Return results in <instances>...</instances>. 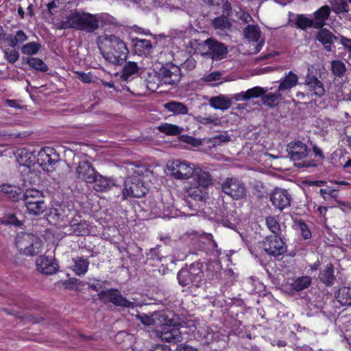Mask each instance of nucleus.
Wrapping results in <instances>:
<instances>
[{"mask_svg": "<svg viewBox=\"0 0 351 351\" xmlns=\"http://www.w3.org/2000/svg\"><path fill=\"white\" fill-rule=\"evenodd\" d=\"M305 82L308 87V93L311 96L321 97L325 94L324 85L317 77L307 75Z\"/></svg>", "mask_w": 351, "mask_h": 351, "instance_id": "cd10ccee", "label": "nucleus"}, {"mask_svg": "<svg viewBox=\"0 0 351 351\" xmlns=\"http://www.w3.org/2000/svg\"><path fill=\"white\" fill-rule=\"evenodd\" d=\"M191 177L193 178L192 184L199 186L202 189L208 190V186L213 184L210 173L201 168H195V171Z\"/></svg>", "mask_w": 351, "mask_h": 351, "instance_id": "393cba45", "label": "nucleus"}, {"mask_svg": "<svg viewBox=\"0 0 351 351\" xmlns=\"http://www.w3.org/2000/svg\"><path fill=\"white\" fill-rule=\"evenodd\" d=\"M74 265L73 270L77 276L84 275L88 269L89 261L83 257L76 258L73 259Z\"/></svg>", "mask_w": 351, "mask_h": 351, "instance_id": "4c0bfd02", "label": "nucleus"}, {"mask_svg": "<svg viewBox=\"0 0 351 351\" xmlns=\"http://www.w3.org/2000/svg\"><path fill=\"white\" fill-rule=\"evenodd\" d=\"M27 39V36L22 30L17 31L14 36V40H16L18 44L25 42Z\"/></svg>", "mask_w": 351, "mask_h": 351, "instance_id": "0e129e2a", "label": "nucleus"}, {"mask_svg": "<svg viewBox=\"0 0 351 351\" xmlns=\"http://www.w3.org/2000/svg\"><path fill=\"white\" fill-rule=\"evenodd\" d=\"M280 236L271 235L265 238L263 246L269 255L278 257L286 252L287 246Z\"/></svg>", "mask_w": 351, "mask_h": 351, "instance_id": "2eb2a0df", "label": "nucleus"}, {"mask_svg": "<svg viewBox=\"0 0 351 351\" xmlns=\"http://www.w3.org/2000/svg\"><path fill=\"white\" fill-rule=\"evenodd\" d=\"M66 233L76 236H86L90 234V226L86 220L73 218L69 225L64 228Z\"/></svg>", "mask_w": 351, "mask_h": 351, "instance_id": "412c9836", "label": "nucleus"}, {"mask_svg": "<svg viewBox=\"0 0 351 351\" xmlns=\"http://www.w3.org/2000/svg\"><path fill=\"white\" fill-rule=\"evenodd\" d=\"M210 106L215 109L227 110L232 106L230 99L223 95H219L217 97H212L209 99Z\"/></svg>", "mask_w": 351, "mask_h": 351, "instance_id": "72a5a7b5", "label": "nucleus"}, {"mask_svg": "<svg viewBox=\"0 0 351 351\" xmlns=\"http://www.w3.org/2000/svg\"><path fill=\"white\" fill-rule=\"evenodd\" d=\"M318 279L326 287H332L336 280L335 267L332 263H327L319 271Z\"/></svg>", "mask_w": 351, "mask_h": 351, "instance_id": "bb28decb", "label": "nucleus"}, {"mask_svg": "<svg viewBox=\"0 0 351 351\" xmlns=\"http://www.w3.org/2000/svg\"><path fill=\"white\" fill-rule=\"evenodd\" d=\"M125 64L121 73V79L123 81L129 82L134 78V75H138L139 66L138 64L133 61L124 62Z\"/></svg>", "mask_w": 351, "mask_h": 351, "instance_id": "c756f323", "label": "nucleus"}, {"mask_svg": "<svg viewBox=\"0 0 351 351\" xmlns=\"http://www.w3.org/2000/svg\"><path fill=\"white\" fill-rule=\"evenodd\" d=\"M48 217L53 219L55 223H57L59 221L63 220L64 215L62 212V210L61 209V207L59 206V208H51L48 214Z\"/></svg>", "mask_w": 351, "mask_h": 351, "instance_id": "603ef678", "label": "nucleus"}, {"mask_svg": "<svg viewBox=\"0 0 351 351\" xmlns=\"http://www.w3.org/2000/svg\"><path fill=\"white\" fill-rule=\"evenodd\" d=\"M224 285L231 286L237 280V274H236L232 269H228L223 272Z\"/></svg>", "mask_w": 351, "mask_h": 351, "instance_id": "3c124183", "label": "nucleus"}, {"mask_svg": "<svg viewBox=\"0 0 351 351\" xmlns=\"http://www.w3.org/2000/svg\"><path fill=\"white\" fill-rule=\"evenodd\" d=\"M77 176L79 179L86 183H93L97 171L91 162L88 161L80 162L76 169Z\"/></svg>", "mask_w": 351, "mask_h": 351, "instance_id": "4be33fe9", "label": "nucleus"}, {"mask_svg": "<svg viewBox=\"0 0 351 351\" xmlns=\"http://www.w3.org/2000/svg\"><path fill=\"white\" fill-rule=\"evenodd\" d=\"M16 160L21 166L31 167L34 164L35 156L26 148H22L16 152Z\"/></svg>", "mask_w": 351, "mask_h": 351, "instance_id": "7c9ffc66", "label": "nucleus"}, {"mask_svg": "<svg viewBox=\"0 0 351 351\" xmlns=\"http://www.w3.org/2000/svg\"><path fill=\"white\" fill-rule=\"evenodd\" d=\"M4 54L7 61L12 64L15 63L19 58V53L15 49H7L4 51Z\"/></svg>", "mask_w": 351, "mask_h": 351, "instance_id": "5fc2aeb1", "label": "nucleus"}, {"mask_svg": "<svg viewBox=\"0 0 351 351\" xmlns=\"http://www.w3.org/2000/svg\"><path fill=\"white\" fill-rule=\"evenodd\" d=\"M93 183H94V189L98 192L107 191L114 185V183L111 179L104 177L98 172L97 176H95V180Z\"/></svg>", "mask_w": 351, "mask_h": 351, "instance_id": "2f4dec72", "label": "nucleus"}, {"mask_svg": "<svg viewBox=\"0 0 351 351\" xmlns=\"http://www.w3.org/2000/svg\"><path fill=\"white\" fill-rule=\"evenodd\" d=\"M66 22H113L114 17L108 13L91 14L81 10H72Z\"/></svg>", "mask_w": 351, "mask_h": 351, "instance_id": "9d476101", "label": "nucleus"}, {"mask_svg": "<svg viewBox=\"0 0 351 351\" xmlns=\"http://www.w3.org/2000/svg\"><path fill=\"white\" fill-rule=\"evenodd\" d=\"M23 63H27L29 66L36 71L43 73L47 72L49 69L48 66L44 61L38 58H22Z\"/></svg>", "mask_w": 351, "mask_h": 351, "instance_id": "e433bc0d", "label": "nucleus"}, {"mask_svg": "<svg viewBox=\"0 0 351 351\" xmlns=\"http://www.w3.org/2000/svg\"><path fill=\"white\" fill-rule=\"evenodd\" d=\"M208 190L202 189L194 184L186 189V197L185 202L187 206L192 210L198 211L202 208L206 197L208 195Z\"/></svg>", "mask_w": 351, "mask_h": 351, "instance_id": "1a4fd4ad", "label": "nucleus"}, {"mask_svg": "<svg viewBox=\"0 0 351 351\" xmlns=\"http://www.w3.org/2000/svg\"><path fill=\"white\" fill-rule=\"evenodd\" d=\"M202 267L203 263L195 261L189 267L182 268L177 274L178 283L182 287L189 285L197 286L202 280Z\"/></svg>", "mask_w": 351, "mask_h": 351, "instance_id": "20e7f679", "label": "nucleus"}, {"mask_svg": "<svg viewBox=\"0 0 351 351\" xmlns=\"http://www.w3.org/2000/svg\"><path fill=\"white\" fill-rule=\"evenodd\" d=\"M23 199L29 214L39 215L47 208L43 193L37 189H27L23 195Z\"/></svg>", "mask_w": 351, "mask_h": 351, "instance_id": "39448f33", "label": "nucleus"}, {"mask_svg": "<svg viewBox=\"0 0 351 351\" xmlns=\"http://www.w3.org/2000/svg\"><path fill=\"white\" fill-rule=\"evenodd\" d=\"M206 239L207 240L206 245H208L209 251L213 253L215 250H217V244L214 241L213 235L211 234H206ZM197 245L201 248L202 250H206V247H204V245H206V243L200 240H197Z\"/></svg>", "mask_w": 351, "mask_h": 351, "instance_id": "a18cd8bd", "label": "nucleus"}, {"mask_svg": "<svg viewBox=\"0 0 351 351\" xmlns=\"http://www.w3.org/2000/svg\"><path fill=\"white\" fill-rule=\"evenodd\" d=\"M176 351H197V349L186 344H180L177 346Z\"/></svg>", "mask_w": 351, "mask_h": 351, "instance_id": "338daca9", "label": "nucleus"}, {"mask_svg": "<svg viewBox=\"0 0 351 351\" xmlns=\"http://www.w3.org/2000/svg\"><path fill=\"white\" fill-rule=\"evenodd\" d=\"M58 160L59 154L52 147H44L38 154L37 162L44 170L49 171Z\"/></svg>", "mask_w": 351, "mask_h": 351, "instance_id": "a211bd4d", "label": "nucleus"}, {"mask_svg": "<svg viewBox=\"0 0 351 351\" xmlns=\"http://www.w3.org/2000/svg\"><path fill=\"white\" fill-rule=\"evenodd\" d=\"M319 192L320 195L324 199H327L326 195L330 196L331 197H337L338 195V191L337 189H332V187L321 189Z\"/></svg>", "mask_w": 351, "mask_h": 351, "instance_id": "6e6d98bb", "label": "nucleus"}, {"mask_svg": "<svg viewBox=\"0 0 351 351\" xmlns=\"http://www.w3.org/2000/svg\"><path fill=\"white\" fill-rule=\"evenodd\" d=\"M266 90L261 86H255L247 90L245 93V99L250 100L252 98H258L263 96Z\"/></svg>", "mask_w": 351, "mask_h": 351, "instance_id": "49530a36", "label": "nucleus"}, {"mask_svg": "<svg viewBox=\"0 0 351 351\" xmlns=\"http://www.w3.org/2000/svg\"><path fill=\"white\" fill-rule=\"evenodd\" d=\"M150 351H170V348L164 344H156Z\"/></svg>", "mask_w": 351, "mask_h": 351, "instance_id": "774afa93", "label": "nucleus"}, {"mask_svg": "<svg viewBox=\"0 0 351 351\" xmlns=\"http://www.w3.org/2000/svg\"><path fill=\"white\" fill-rule=\"evenodd\" d=\"M38 269L44 274L52 275L58 269V264L51 258L41 256L36 261Z\"/></svg>", "mask_w": 351, "mask_h": 351, "instance_id": "a878e982", "label": "nucleus"}, {"mask_svg": "<svg viewBox=\"0 0 351 351\" xmlns=\"http://www.w3.org/2000/svg\"><path fill=\"white\" fill-rule=\"evenodd\" d=\"M24 192L21 188H17L15 186V190L12 191V193L8 194V197L12 201V202H17L20 199H23V195Z\"/></svg>", "mask_w": 351, "mask_h": 351, "instance_id": "4d7b16f0", "label": "nucleus"}, {"mask_svg": "<svg viewBox=\"0 0 351 351\" xmlns=\"http://www.w3.org/2000/svg\"><path fill=\"white\" fill-rule=\"evenodd\" d=\"M345 64L339 60H332L331 62V71L334 75L342 77L346 72Z\"/></svg>", "mask_w": 351, "mask_h": 351, "instance_id": "c03bdc74", "label": "nucleus"}, {"mask_svg": "<svg viewBox=\"0 0 351 351\" xmlns=\"http://www.w3.org/2000/svg\"><path fill=\"white\" fill-rule=\"evenodd\" d=\"M206 44L208 49L207 53L209 54L213 60H221L228 53L226 46L214 39L208 38L206 40Z\"/></svg>", "mask_w": 351, "mask_h": 351, "instance_id": "5701e85b", "label": "nucleus"}, {"mask_svg": "<svg viewBox=\"0 0 351 351\" xmlns=\"http://www.w3.org/2000/svg\"><path fill=\"white\" fill-rule=\"evenodd\" d=\"M164 107L167 111L174 114H186L188 113V107L183 103L178 101H169L164 104Z\"/></svg>", "mask_w": 351, "mask_h": 351, "instance_id": "f704fd0d", "label": "nucleus"}, {"mask_svg": "<svg viewBox=\"0 0 351 351\" xmlns=\"http://www.w3.org/2000/svg\"><path fill=\"white\" fill-rule=\"evenodd\" d=\"M99 49L104 58L114 65L123 64L129 54L126 43L113 34L100 36Z\"/></svg>", "mask_w": 351, "mask_h": 351, "instance_id": "f257e3e1", "label": "nucleus"}, {"mask_svg": "<svg viewBox=\"0 0 351 351\" xmlns=\"http://www.w3.org/2000/svg\"><path fill=\"white\" fill-rule=\"evenodd\" d=\"M132 44L134 53L139 56L147 57L151 53L153 49L152 43L149 40L132 38Z\"/></svg>", "mask_w": 351, "mask_h": 351, "instance_id": "b1692460", "label": "nucleus"}, {"mask_svg": "<svg viewBox=\"0 0 351 351\" xmlns=\"http://www.w3.org/2000/svg\"><path fill=\"white\" fill-rule=\"evenodd\" d=\"M179 324L172 319L165 321L161 326L160 338L162 341L177 343L182 341V332L178 327Z\"/></svg>", "mask_w": 351, "mask_h": 351, "instance_id": "4468645a", "label": "nucleus"}, {"mask_svg": "<svg viewBox=\"0 0 351 351\" xmlns=\"http://www.w3.org/2000/svg\"><path fill=\"white\" fill-rule=\"evenodd\" d=\"M287 152L293 161H300L308 156L309 149L307 145L300 140H294L287 145Z\"/></svg>", "mask_w": 351, "mask_h": 351, "instance_id": "aec40b11", "label": "nucleus"}, {"mask_svg": "<svg viewBox=\"0 0 351 351\" xmlns=\"http://www.w3.org/2000/svg\"><path fill=\"white\" fill-rule=\"evenodd\" d=\"M76 73L78 75V76L80 77V79L81 80L82 82H83L84 83H90L92 82V75L90 74V73H84V72H82V71H77L76 72Z\"/></svg>", "mask_w": 351, "mask_h": 351, "instance_id": "e2e57ef3", "label": "nucleus"}, {"mask_svg": "<svg viewBox=\"0 0 351 351\" xmlns=\"http://www.w3.org/2000/svg\"><path fill=\"white\" fill-rule=\"evenodd\" d=\"M98 298L105 304L112 303L116 306L128 308H133L136 306L134 302L128 300L117 289L100 291L98 293Z\"/></svg>", "mask_w": 351, "mask_h": 351, "instance_id": "6e6552de", "label": "nucleus"}, {"mask_svg": "<svg viewBox=\"0 0 351 351\" xmlns=\"http://www.w3.org/2000/svg\"><path fill=\"white\" fill-rule=\"evenodd\" d=\"M137 319H139L143 325L152 326L154 324V320L149 315L142 313L137 315Z\"/></svg>", "mask_w": 351, "mask_h": 351, "instance_id": "bf43d9fd", "label": "nucleus"}, {"mask_svg": "<svg viewBox=\"0 0 351 351\" xmlns=\"http://www.w3.org/2000/svg\"><path fill=\"white\" fill-rule=\"evenodd\" d=\"M167 168L171 176L176 180H188L195 171L194 167L185 160H173L167 165Z\"/></svg>", "mask_w": 351, "mask_h": 351, "instance_id": "f8f14e48", "label": "nucleus"}, {"mask_svg": "<svg viewBox=\"0 0 351 351\" xmlns=\"http://www.w3.org/2000/svg\"><path fill=\"white\" fill-rule=\"evenodd\" d=\"M15 245L20 254L29 256L39 254L43 247L39 237L27 232L18 234L15 239Z\"/></svg>", "mask_w": 351, "mask_h": 351, "instance_id": "7ed1b4c3", "label": "nucleus"}, {"mask_svg": "<svg viewBox=\"0 0 351 351\" xmlns=\"http://www.w3.org/2000/svg\"><path fill=\"white\" fill-rule=\"evenodd\" d=\"M160 82L166 84H176L179 82L181 78L180 68L169 62L163 64L157 72Z\"/></svg>", "mask_w": 351, "mask_h": 351, "instance_id": "ddd939ff", "label": "nucleus"}, {"mask_svg": "<svg viewBox=\"0 0 351 351\" xmlns=\"http://www.w3.org/2000/svg\"><path fill=\"white\" fill-rule=\"evenodd\" d=\"M244 37L250 43H256L254 49V53H258L265 45V38L262 36V32L257 25H248L243 29Z\"/></svg>", "mask_w": 351, "mask_h": 351, "instance_id": "f3484780", "label": "nucleus"}, {"mask_svg": "<svg viewBox=\"0 0 351 351\" xmlns=\"http://www.w3.org/2000/svg\"><path fill=\"white\" fill-rule=\"evenodd\" d=\"M123 186L122 190L123 199H126L128 197L139 198L143 197L147 191L143 178L141 176L132 175L127 177L124 181Z\"/></svg>", "mask_w": 351, "mask_h": 351, "instance_id": "423d86ee", "label": "nucleus"}, {"mask_svg": "<svg viewBox=\"0 0 351 351\" xmlns=\"http://www.w3.org/2000/svg\"><path fill=\"white\" fill-rule=\"evenodd\" d=\"M332 10L337 14H346L348 12V4L345 0H332Z\"/></svg>", "mask_w": 351, "mask_h": 351, "instance_id": "37998d69", "label": "nucleus"}, {"mask_svg": "<svg viewBox=\"0 0 351 351\" xmlns=\"http://www.w3.org/2000/svg\"><path fill=\"white\" fill-rule=\"evenodd\" d=\"M223 192L232 197L234 199L239 200L245 197L247 189L242 181L235 178H228L221 184Z\"/></svg>", "mask_w": 351, "mask_h": 351, "instance_id": "9b49d317", "label": "nucleus"}, {"mask_svg": "<svg viewBox=\"0 0 351 351\" xmlns=\"http://www.w3.org/2000/svg\"><path fill=\"white\" fill-rule=\"evenodd\" d=\"M292 197L285 189L276 188L270 194V201L273 206L282 210L291 205Z\"/></svg>", "mask_w": 351, "mask_h": 351, "instance_id": "6ab92c4d", "label": "nucleus"}, {"mask_svg": "<svg viewBox=\"0 0 351 351\" xmlns=\"http://www.w3.org/2000/svg\"><path fill=\"white\" fill-rule=\"evenodd\" d=\"M157 129L161 133L169 136H177L182 132V128L169 123H164L157 127Z\"/></svg>", "mask_w": 351, "mask_h": 351, "instance_id": "58836bf2", "label": "nucleus"}, {"mask_svg": "<svg viewBox=\"0 0 351 351\" xmlns=\"http://www.w3.org/2000/svg\"><path fill=\"white\" fill-rule=\"evenodd\" d=\"M312 282V279L308 276H302L297 278L291 283V287L295 291H300L308 288Z\"/></svg>", "mask_w": 351, "mask_h": 351, "instance_id": "ea45409f", "label": "nucleus"}, {"mask_svg": "<svg viewBox=\"0 0 351 351\" xmlns=\"http://www.w3.org/2000/svg\"><path fill=\"white\" fill-rule=\"evenodd\" d=\"M266 226L267 228L274 234V235H281L282 229L278 218L275 216H269L266 217Z\"/></svg>", "mask_w": 351, "mask_h": 351, "instance_id": "a19ab883", "label": "nucleus"}, {"mask_svg": "<svg viewBox=\"0 0 351 351\" xmlns=\"http://www.w3.org/2000/svg\"><path fill=\"white\" fill-rule=\"evenodd\" d=\"M40 45L36 42H32L24 45L21 48V51L24 54L34 55L40 49Z\"/></svg>", "mask_w": 351, "mask_h": 351, "instance_id": "09e8293b", "label": "nucleus"}, {"mask_svg": "<svg viewBox=\"0 0 351 351\" xmlns=\"http://www.w3.org/2000/svg\"><path fill=\"white\" fill-rule=\"evenodd\" d=\"M1 223L5 225H13L16 227H21L23 225V223L16 217V215L12 213L4 215L1 219Z\"/></svg>", "mask_w": 351, "mask_h": 351, "instance_id": "de8ad7c7", "label": "nucleus"}, {"mask_svg": "<svg viewBox=\"0 0 351 351\" xmlns=\"http://www.w3.org/2000/svg\"><path fill=\"white\" fill-rule=\"evenodd\" d=\"M330 13L329 6L324 5L313 13V19L308 17L306 14L289 13L288 22H324L328 19Z\"/></svg>", "mask_w": 351, "mask_h": 351, "instance_id": "dca6fc26", "label": "nucleus"}, {"mask_svg": "<svg viewBox=\"0 0 351 351\" xmlns=\"http://www.w3.org/2000/svg\"><path fill=\"white\" fill-rule=\"evenodd\" d=\"M298 83V77L293 71H289L285 77L280 80L278 91H285L295 86Z\"/></svg>", "mask_w": 351, "mask_h": 351, "instance_id": "473e14b6", "label": "nucleus"}, {"mask_svg": "<svg viewBox=\"0 0 351 351\" xmlns=\"http://www.w3.org/2000/svg\"><path fill=\"white\" fill-rule=\"evenodd\" d=\"M340 43L343 46L344 49L351 55V39L341 36Z\"/></svg>", "mask_w": 351, "mask_h": 351, "instance_id": "680f3d73", "label": "nucleus"}, {"mask_svg": "<svg viewBox=\"0 0 351 351\" xmlns=\"http://www.w3.org/2000/svg\"><path fill=\"white\" fill-rule=\"evenodd\" d=\"M297 28H300L303 30H306L309 27H315L320 29L317 35L316 40L321 43L324 49L327 52H331L332 51V46L334 42L337 39V37L335 36L331 32L326 28H323V26L328 25V23H293Z\"/></svg>", "mask_w": 351, "mask_h": 351, "instance_id": "0eeeda50", "label": "nucleus"}, {"mask_svg": "<svg viewBox=\"0 0 351 351\" xmlns=\"http://www.w3.org/2000/svg\"><path fill=\"white\" fill-rule=\"evenodd\" d=\"M295 228L300 230L302 238L304 240L310 239L312 237L311 231L304 220L299 219L294 221Z\"/></svg>", "mask_w": 351, "mask_h": 351, "instance_id": "79ce46f5", "label": "nucleus"}, {"mask_svg": "<svg viewBox=\"0 0 351 351\" xmlns=\"http://www.w3.org/2000/svg\"><path fill=\"white\" fill-rule=\"evenodd\" d=\"M337 300L343 306H351V287H342L335 295Z\"/></svg>", "mask_w": 351, "mask_h": 351, "instance_id": "c9c22d12", "label": "nucleus"}, {"mask_svg": "<svg viewBox=\"0 0 351 351\" xmlns=\"http://www.w3.org/2000/svg\"><path fill=\"white\" fill-rule=\"evenodd\" d=\"M59 0H53L47 4V8L50 15H57L60 13L62 10V6L60 5Z\"/></svg>", "mask_w": 351, "mask_h": 351, "instance_id": "8fccbe9b", "label": "nucleus"}, {"mask_svg": "<svg viewBox=\"0 0 351 351\" xmlns=\"http://www.w3.org/2000/svg\"><path fill=\"white\" fill-rule=\"evenodd\" d=\"M221 73L219 71H213L205 75L203 80L207 82H215L220 79Z\"/></svg>", "mask_w": 351, "mask_h": 351, "instance_id": "052dcab7", "label": "nucleus"}, {"mask_svg": "<svg viewBox=\"0 0 351 351\" xmlns=\"http://www.w3.org/2000/svg\"><path fill=\"white\" fill-rule=\"evenodd\" d=\"M281 95L280 93H269L267 95H263L264 103L268 104L269 106H276Z\"/></svg>", "mask_w": 351, "mask_h": 351, "instance_id": "864d4df0", "label": "nucleus"}, {"mask_svg": "<svg viewBox=\"0 0 351 351\" xmlns=\"http://www.w3.org/2000/svg\"><path fill=\"white\" fill-rule=\"evenodd\" d=\"M13 190H15V186L11 184H2L0 185V191L7 195L12 193Z\"/></svg>", "mask_w": 351, "mask_h": 351, "instance_id": "69168bd1", "label": "nucleus"}, {"mask_svg": "<svg viewBox=\"0 0 351 351\" xmlns=\"http://www.w3.org/2000/svg\"><path fill=\"white\" fill-rule=\"evenodd\" d=\"M57 29H67L70 28L86 32H93L99 28V23H53Z\"/></svg>", "mask_w": 351, "mask_h": 351, "instance_id": "c85d7f7f", "label": "nucleus"}, {"mask_svg": "<svg viewBox=\"0 0 351 351\" xmlns=\"http://www.w3.org/2000/svg\"><path fill=\"white\" fill-rule=\"evenodd\" d=\"M196 60L192 58V57H190V58H188L184 62V63L182 64V67L184 69H186L187 71H192L193 70L195 66H196Z\"/></svg>", "mask_w": 351, "mask_h": 351, "instance_id": "13d9d810", "label": "nucleus"}, {"mask_svg": "<svg viewBox=\"0 0 351 351\" xmlns=\"http://www.w3.org/2000/svg\"><path fill=\"white\" fill-rule=\"evenodd\" d=\"M204 2L210 5H219L223 3L222 15L221 17H215L213 19L208 20L212 22H237L238 20L242 22H250L253 21L252 17L247 12H245L240 7L234 8L232 11L231 5L228 0H202Z\"/></svg>", "mask_w": 351, "mask_h": 351, "instance_id": "f03ea898", "label": "nucleus"}]
</instances>
